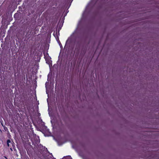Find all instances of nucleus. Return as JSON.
Returning <instances> with one entry per match:
<instances>
[{"label": "nucleus", "mask_w": 159, "mask_h": 159, "mask_svg": "<svg viewBox=\"0 0 159 159\" xmlns=\"http://www.w3.org/2000/svg\"><path fill=\"white\" fill-rule=\"evenodd\" d=\"M11 143V141L9 140H8L7 141V143L8 147L9 146V143Z\"/></svg>", "instance_id": "nucleus-1"}, {"label": "nucleus", "mask_w": 159, "mask_h": 159, "mask_svg": "<svg viewBox=\"0 0 159 159\" xmlns=\"http://www.w3.org/2000/svg\"><path fill=\"white\" fill-rule=\"evenodd\" d=\"M66 159H72V158L70 156H68L66 157Z\"/></svg>", "instance_id": "nucleus-2"}]
</instances>
